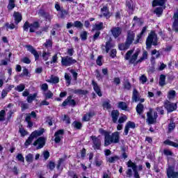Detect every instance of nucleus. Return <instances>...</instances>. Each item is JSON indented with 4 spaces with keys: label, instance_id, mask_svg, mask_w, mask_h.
<instances>
[{
    "label": "nucleus",
    "instance_id": "1",
    "mask_svg": "<svg viewBox=\"0 0 178 178\" xmlns=\"http://www.w3.org/2000/svg\"><path fill=\"white\" fill-rule=\"evenodd\" d=\"M120 143V134L118 131L112 133L108 132L106 134V138H104V145L108 147L111 144H119Z\"/></svg>",
    "mask_w": 178,
    "mask_h": 178
},
{
    "label": "nucleus",
    "instance_id": "2",
    "mask_svg": "<svg viewBox=\"0 0 178 178\" xmlns=\"http://www.w3.org/2000/svg\"><path fill=\"white\" fill-rule=\"evenodd\" d=\"M152 45H158V35H156L154 31L150 32L146 40V47L147 49H149Z\"/></svg>",
    "mask_w": 178,
    "mask_h": 178
},
{
    "label": "nucleus",
    "instance_id": "3",
    "mask_svg": "<svg viewBox=\"0 0 178 178\" xmlns=\"http://www.w3.org/2000/svg\"><path fill=\"white\" fill-rule=\"evenodd\" d=\"M44 129H41L32 132L24 143L25 147H27L29 145H30L31 143H33V140L35 138H37V137H40V136H42V134H44Z\"/></svg>",
    "mask_w": 178,
    "mask_h": 178
},
{
    "label": "nucleus",
    "instance_id": "4",
    "mask_svg": "<svg viewBox=\"0 0 178 178\" xmlns=\"http://www.w3.org/2000/svg\"><path fill=\"white\" fill-rule=\"evenodd\" d=\"M133 52H134V50L128 51L125 55V59L127 60H129V63H132V64H134V65H136V60H137V58H138L140 51H138L135 52L134 54L132 55ZM130 56H131V58H130Z\"/></svg>",
    "mask_w": 178,
    "mask_h": 178
},
{
    "label": "nucleus",
    "instance_id": "5",
    "mask_svg": "<svg viewBox=\"0 0 178 178\" xmlns=\"http://www.w3.org/2000/svg\"><path fill=\"white\" fill-rule=\"evenodd\" d=\"M74 63H77V60L73 59L72 57L69 56L61 58L62 66H72V65H74Z\"/></svg>",
    "mask_w": 178,
    "mask_h": 178
},
{
    "label": "nucleus",
    "instance_id": "6",
    "mask_svg": "<svg viewBox=\"0 0 178 178\" xmlns=\"http://www.w3.org/2000/svg\"><path fill=\"white\" fill-rule=\"evenodd\" d=\"M167 177L168 178H178V172L175 171V165H168L167 168Z\"/></svg>",
    "mask_w": 178,
    "mask_h": 178
},
{
    "label": "nucleus",
    "instance_id": "7",
    "mask_svg": "<svg viewBox=\"0 0 178 178\" xmlns=\"http://www.w3.org/2000/svg\"><path fill=\"white\" fill-rule=\"evenodd\" d=\"M90 138L93 143L92 147L94 148V149H101V139H99V136L97 137L95 136H90Z\"/></svg>",
    "mask_w": 178,
    "mask_h": 178
},
{
    "label": "nucleus",
    "instance_id": "8",
    "mask_svg": "<svg viewBox=\"0 0 178 178\" xmlns=\"http://www.w3.org/2000/svg\"><path fill=\"white\" fill-rule=\"evenodd\" d=\"M127 166L129 168H131L132 170L134 172V177L135 178H140V174H138V170H137V165L136 163H133L131 160H129L127 163Z\"/></svg>",
    "mask_w": 178,
    "mask_h": 178
},
{
    "label": "nucleus",
    "instance_id": "9",
    "mask_svg": "<svg viewBox=\"0 0 178 178\" xmlns=\"http://www.w3.org/2000/svg\"><path fill=\"white\" fill-rule=\"evenodd\" d=\"M164 106L167 109L168 112H173L177 109V104L171 103L170 102L166 100L164 103Z\"/></svg>",
    "mask_w": 178,
    "mask_h": 178
},
{
    "label": "nucleus",
    "instance_id": "10",
    "mask_svg": "<svg viewBox=\"0 0 178 178\" xmlns=\"http://www.w3.org/2000/svg\"><path fill=\"white\" fill-rule=\"evenodd\" d=\"M25 48H26L29 52H31V54H32V55L34 56L35 60H38L40 59V54H38V52L37 51V50L35 49V48L33 46L30 44H26L25 46Z\"/></svg>",
    "mask_w": 178,
    "mask_h": 178
},
{
    "label": "nucleus",
    "instance_id": "11",
    "mask_svg": "<svg viewBox=\"0 0 178 178\" xmlns=\"http://www.w3.org/2000/svg\"><path fill=\"white\" fill-rule=\"evenodd\" d=\"M33 145L36 147V149H41L45 145V138L40 137L33 143Z\"/></svg>",
    "mask_w": 178,
    "mask_h": 178
},
{
    "label": "nucleus",
    "instance_id": "12",
    "mask_svg": "<svg viewBox=\"0 0 178 178\" xmlns=\"http://www.w3.org/2000/svg\"><path fill=\"white\" fill-rule=\"evenodd\" d=\"M65 134V131L63 129H60L57 131L54 134V141L56 143V144H58V143H60V140L63 138V134Z\"/></svg>",
    "mask_w": 178,
    "mask_h": 178
},
{
    "label": "nucleus",
    "instance_id": "13",
    "mask_svg": "<svg viewBox=\"0 0 178 178\" xmlns=\"http://www.w3.org/2000/svg\"><path fill=\"white\" fill-rule=\"evenodd\" d=\"M130 129H136V124L131 121H129L125 125L124 130V136H127V134H129Z\"/></svg>",
    "mask_w": 178,
    "mask_h": 178
},
{
    "label": "nucleus",
    "instance_id": "14",
    "mask_svg": "<svg viewBox=\"0 0 178 178\" xmlns=\"http://www.w3.org/2000/svg\"><path fill=\"white\" fill-rule=\"evenodd\" d=\"M173 19H174V22L172 25V30H174V31H176V33H177L178 31V8L177 9V11L174 13Z\"/></svg>",
    "mask_w": 178,
    "mask_h": 178
},
{
    "label": "nucleus",
    "instance_id": "15",
    "mask_svg": "<svg viewBox=\"0 0 178 178\" xmlns=\"http://www.w3.org/2000/svg\"><path fill=\"white\" fill-rule=\"evenodd\" d=\"M111 33L114 38H118L122 34V28L120 27H113L111 29Z\"/></svg>",
    "mask_w": 178,
    "mask_h": 178
},
{
    "label": "nucleus",
    "instance_id": "16",
    "mask_svg": "<svg viewBox=\"0 0 178 178\" xmlns=\"http://www.w3.org/2000/svg\"><path fill=\"white\" fill-rule=\"evenodd\" d=\"M113 47H115V44L112 42V40L110 38L109 40L106 42V45H102V49H106V52L108 54Z\"/></svg>",
    "mask_w": 178,
    "mask_h": 178
},
{
    "label": "nucleus",
    "instance_id": "17",
    "mask_svg": "<svg viewBox=\"0 0 178 178\" xmlns=\"http://www.w3.org/2000/svg\"><path fill=\"white\" fill-rule=\"evenodd\" d=\"M134 37H136V33L132 31H128L126 41L131 45L134 41Z\"/></svg>",
    "mask_w": 178,
    "mask_h": 178
},
{
    "label": "nucleus",
    "instance_id": "18",
    "mask_svg": "<svg viewBox=\"0 0 178 178\" xmlns=\"http://www.w3.org/2000/svg\"><path fill=\"white\" fill-rule=\"evenodd\" d=\"M72 97H68L63 102V106H66V105H70V106H76V101L72 99Z\"/></svg>",
    "mask_w": 178,
    "mask_h": 178
},
{
    "label": "nucleus",
    "instance_id": "19",
    "mask_svg": "<svg viewBox=\"0 0 178 178\" xmlns=\"http://www.w3.org/2000/svg\"><path fill=\"white\" fill-rule=\"evenodd\" d=\"M147 122L149 124H154L155 123V118L152 116V108H150L149 111L147 113Z\"/></svg>",
    "mask_w": 178,
    "mask_h": 178
},
{
    "label": "nucleus",
    "instance_id": "20",
    "mask_svg": "<svg viewBox=\"0 0 178 178\" xmlns=\"http://www.w3.org/2000/svg\"><path fill=\"white\" fill-rule=\"evenodd\" d=\"M92 85L93 86V90L95 91L96 94H97L99 97H102V92H101V88L98 86V83L92 80Z\"/></svg>",
    "mask_w": 178,
    "mask_h": 178
},
{
    "label": "nucleus",
    "instance_id": "21",
    "mask_svg": "<svg viewBox=\"0 0 178 178\" xmlns=\"http://www.w3.org/2000/svg\"><path fill=\"white\" fill-rule=\"evenodd\" d=\"M136 109L138 115H140V116H141L144 119L145 118L144 115H143V113H144V105L141 103H139L136 106Z\"/></svg>",
    "mask_w": 178,
    "mask_h": 178
},
{
    "label": "nucleus",
    "instance_id": "22",
    "mask_svg": "<svg viewBox=\"0 0 178 178\" xmlns=\"http://www.w3.org/2000/svg\"><path fill=\"white\" fill-rule=\"evenodd\" d=\"M119 115H120V113L118 110H113L111 111V118L113 123H117L118 119H119Z\"/></svg>",
    "mask_w": 178,
    "mask_h": 178
},
{
    "label": "nucleus",
    "instance_id": "23",
    "mask_svg": "<svg viewBox=\"0 0 178 178\" xmlns=\"http://www.w3.org/2000/svg\"><path fill=\"white\" fill-rule=\"evenodd\" d=\"M131 44L126 41L124 43H121L118 45V48L120 51H126L130 48Z\"/></svg>",
    "mask_w": 178,
    "mask_h": 178
},
{
    "label": "nucleus",
    "instance_id": "24",
    "mask_svg": "<svg viewBox=\"0 0 178 178\" xmlns=\"http://www.w3.org/2000/svg\"><path fill=\"white\" fill-rule=\"evenodd\" d=\"M101 30H104V23L103 22H99L98 24H95L92 29V31H101Z\"/></svg>",
    "mask_w": 178,
    "mask_h": 178
},
{
    "label": "nucleus",
    "instance_id": "25",
    "mask_svg": "<svg viewBox=\"0 0 178 178\" xmlns=\"http://www.w3.org/2000/svg\"><path fill=\"white\" fill-rule=\"evenodd\" d=\"M167 0H154L152 2V6H163L166 3Z\"/></svg>",
    "mask_w": 178,
    "mask_h": 178
},
{
    "label": "nucleus",
    "instance_id": "26",
    "mask_svg": "<svg viewBox=\"0 0 178 178\" xmlns=\"http://www.w3.org/2000/svg\"><path fill=\"white\" fill-rule=\"evenodd\" d=\"M40 27V23L38 22H35L30 24V33H34L37 29Z\"/></svg>",
    "mask_w": 178,
    "mask_h": 178
},
{
    "label": "nucleus",
    "instance_id": "27",
    "mask_svg": "<svg viewBox=\"0 0 178 178\" xmlns=\"http://www.w3.org/2000/svg\"><path fill=\"white\" fill-rule=\"evenodd\" d=\"M101 11L106 19H109L111 17V13H109V9H108V7L104 6L102 8H101Z\"/></svg>",
    "mask_w": 178,
    "mask_h": 178
},
{
    "label": "nucleus",
    "instance_id": "28",
    "mask_svg": "<svg viewBox=\"0 0 178 178\" xmlns=\"http://www.w3.org/2000/svg\"><path fill=\"white\" fill-rule=\"evenodd\" d=\"M47 81V83H51V84H58V83H59V77L51 75Z\"/></svg>",
    "mask_w": 178,
    "mask_h": 178
},
{
    "label": "nucleus",
    "instance_id": "29",
    "mask_svg": "<svg viewBox=\"0 0 178 178\" xmlns=\"http://www.w3.org/2000/svg\"><path fill=\"white\" fill-rule=\"evenodd\" d=\"M132 100L134 102H138V101H140V97H139V95H138V92L136 89H134V91H133Z\"/></svg>",
    "mask_w": 178,
    "mask_h": 178
},
{
    "label": "nucleus",
    "instance_id": "30",
    "mask_svg": "<svg viewBox=\"0 0 178 178\" xmlns=\"http://www.w3.org/2000/svg\"><path fill=\"white\" fill-rule=\"evenodd\" d=\"M94 115H95V113H94V112H90L88 114L84 115L83 117V122H88L90 120V119H91V118H92V116H94Z\"/></svg>",
    "mask_w": 178,
    "mask_h": 178
},
{
    "label": "nucleus",
    "instance_id": "31",
    "mask_svg": "<svg viewBox=\"0 0 178 178\" xmlns=\"http://www.w3.org/2000/svg\"><path fill=\"white\" fill-rule=\"evenodd\" d=\"M14 17L16 24H18V23H20V22H22V14H20L19 13H14Z\"/></svg>",
    "mask_w": 178,
    "mask_h": 178
},
{
    "label": "nucleus",
    "instance_id": "32",
    "mask_svg": "<svg viewBox=\"0 0 178 178\" xmlns=\"http://www.w3.org/2000/svg\"><path fill=\"white\" fill-rule=\"evenodd\" d=\"M25 122H26L27 123V126L26 127H28L29 129H31V127H33V126H34V124L33 123V122H31V118L30 117V115H26V118H25Z\"/></svg>",
    "mask_w": 178,
    "mask_h": 178
},
{
    "label": "nucleus",
    "instance_id": "33",
    "mask_svg": "<svg viewBox=\"0 0 178 178\" xmlns=\"http://www.w3.org/2000/svg\"><path fill=\"white\" fill-rule=\"evenodd\" d=\"M145 31H147V26H144L142 29V31L140 32V33L139 35H137V39L135 41V44H138V42H140V38H141V37H143L144 33H145Z\"/></svg>",
    "mask_w": 178,
    "mask_h": 178
},
{
    "label": "nucleus",
    "instance_id": "34",
    "mask_svg": "<svg viewBox=\"0 0 178 178\" xmlns=\"http://www.w3.org/2000/svg\"><path fill=\"white\" fill-rule=\"evenodd\" d=\"M37 98V93H34L33 95H29L27 98L26 101L29 104H31L33 101H34Z\"/></svg>",
    "mask_w": 178,
    "mask_h": 178
},
{
    "label": "nucleus",
    "instance_id": "35",
    "mask_svg": "<svg viewBox=\"0 0 178 178\" xmlns=\"http://www.w3.org/2000/svg\"><path fill=\"white\" fill-rule=\"evenodd\" d=\"M164 144H165V145H170L171 147H175V148H178V143L169 140H166L165 141H164Z\"/></svg>",
    "mask_w": 178,
    "mask_h": 178
},
{
    "label": "nucleus",
    "instance_id": "36",
    "mask_svg": "<svg viewBox=\"0 0 178 178\" xmlns=\"http://www.w3.org/2000/svg\"><path fill=\"white\" fill-rule=\"evenodd\" d=\"M176 97V91L171 90L168 93V99H175Z\"/></svg>",
    "mask_w": 178,
    "mask_h": 178
},
{
    "label": "nucleus",
    "instance_id": "37",
    "mask_svg": "<svg viewBox=\"0 0 178 178\" xmlns=\"http://www.w3.org/2000/svg\"><path fill=\"white\" fill-rule=\"evenodd\" d=\"M72 126H73V127H74V129H76L77 130H80L81 129V127H83V124H81V122L77 121H74L72 124Z\"/></svg>",
    "mask_w": 178,
    "mask_h": 178
},
{
    "label": "nucleus",
    "instance_id": "38",
    "mask_svg": "<svg viewBox=\"0 0 178 178\" xmlns=\"http://www.w3.org/2000/svg\"><path fill=\"white\" fill-rule=\"evenodd\" d=\"M74 94H79V95H86L88 92L87 90L76 89L73 91Z\"/></svg>",
    "mask_w": 178,
    "mask_h": 178
},
{
    "label": "nucleus",
    "instance_id": "39",
    "mask_svg": "<svg viewBox=\"0 0 178 178\" xmlns=\"http://www.w3.org/2000/svg\"><path fill=\"white\" fill-rule=\"evenodd\" d=\"M24 88H26V86L23 83H21L17 87H15V91H18V92H22V91H24Z\"/></svg>",
    "mask_w": 178,
    "mask_h": 178
},
{
    "label": "nucleus",
    "instance_id": "40",
    "mask_svg": "<svg viewBox=\"0 0 178 178\" xmlns=\"http://www.w3.org/2000/svg\"><path fill=\"white\" fill-rule=\"evenodd\" d=\"M43 45L45 48H52V38L51 37L49 40H47Z\"/></svg>",
    "mask_w": 178,
    "mask_h": 178
},
{
    "label": "nucleus",
    "instance_id": "41",
    "mask_svg": "<svg viewBox=\"0 0 178 178\" xmlns=\"http://www.w3.org/2000/svg\"><path fill=\"white\" fill-rule=\"evenodd\" d=\"M118 108L122 111H127V104L124 102H120L118 103Z\"/></svg>",
    "mask_w": 178,
    "mask_h": 178
},
{
    "label": "nucleus",
    "instance_id": "42",
    "mask_svg": "<svg viewBox=\"0 0 178 178\" xmlns=\"http://www.w3.org/2000/svg\"><path fill=\"white\" fill-rule=\"evenodd\" d=\"M165 80H166V76L163 74H161L160 76V80L159 82V86H161V87H163V86H165Z\"/></svg>",
    "mask_w": 178,
    "mask_h": 178
},
{
    "label": "nucleus",
    "instance_id": "43",
    "mask_svg": "<svg viewBox=\"0 0 178 178\" xmlns=\"http://www.w3.org/2000/svg\"><path fill=\"white\" fill-rule=\"evenodd\" d=\"M42 15L45 19L46 22H51V20H52V16H51L49 14L42 12Z\"/></svg>",
    "mask_w": 178,
    "mask_h": 178
},
{
    "label": "nucleus",
    "instance_id": "44",
    "mask_svg": "<svg viewBox=\"0 0 178 178\" xmlns=\"http://www.w3.org/2000/svg\"><path fill=\"white\" fill-rule=\"evenodd\" d=\"M154 13L159 17L161 16L162 13H163V9L161 7H158L154 10Z\"/></svg>",
    "mask_w": 178,
    "mask_h": 178
},
{
    "label": "nucleus",
    "instance_id": "45",
    "mask_svg": "<svg viewBox=\"0 0 178 178\" xmlns=\"http://www.w3.org/2000/svg\"><path fill=\"white\" fill-rule=\"evenodd\" d=\"M49 56H51V52L49 51H44L42 54V58L44 59V60H48V59L49 58Z\"/></svg>",
    "mask_w": 178,
    "mask_h": 178
},
{
    "label": "nucleus",
    "instance_id": "46",
    "mask_svg": "<svg viewBox=\"0 0 178 178\" xmlns=\"http://www.w3.org/2000/svg\"><path fill=\"white\" fill-rule=\"evenodd\" d=\"M83 23L80 21H75L74 22V27H76V29H83Z\"/></svg>",
    "mask_w": 178,
    "mask_h": 178
},
{
    "label": "nucleus",
    "instance_id": "47",
    "mask_svg": "<svg viewBox=\"0 0 178 178\" xmlns=\"http://www.w3.org/2000/svg\"><path fill=\"white\" fill-rule=\"evenodd\" d=\"M15 8V0H9V3L8 6V9L12 10Z\"/></svg>",
    "mask_w": 178,
    "mask_h": 178
},
{
    "label": "nucleus",
    "instance_id": "48",
    "mask_svg": "<svg viewBox=\"0 0 178 178\" xmlns=\"http://www.w3.org/2000/svg\"><path fill=\"white\" fill-rule=\"evenodd\" d=\"M126 5L129 10H133V1L131 0H127Z\"/></svg>",
    "mask_w": 178,
    "mask_h": 178
},
{
    "label": "nucleus",
    "instance_id": "49",
    "mask_svg": "<svg viewBox=\"0 0 178 178\" xmlns=\"http://www.w3.org/2000/svg\"><path fill=\"white\" fill-rule=\"evenodd\" d=\"M88 33L87 31H83L81 35V39L82 40V41H86V40H87V35H88Z\"/></svg>",
    "mask_w": 178,
    "mask_h": 178
},
{
    "label": "nucleus",
    "instance_id": "50",
    "mask_svg": "<svg viewBox=\"0 0 178 178\" xmlns=\"http://www.w3.org/2000/svg\"><path fill=\"white\" fill-rule=\"evenodd\" d=\"M103 108L104 109H111V102H104L103 103Z\"/></svg>",
    "mask_w": 178,
    "mask_h": 178
},
{
    "label": "nucleus",
    "instance_id": "51",
    "mask_svg": "<svg viewBox=\"0 0 178 178\" xmlns=\"http://www.w3.org/2000/svg\"><path fill=\"white\" fill-rule=\"evenodd\" d=\"M5 115H6L5 110H1L0 111V122H4Z\"/></svg>",
    "mask_w": 178,
    "mask_h": 178
},
{
    "label": "nucleus",
    "instance_id": "52",
    "mask_svg": "<svg viewBox=\"0 0 178 178\" xmlns=\"http://www.w3.org/2000/svg\"><path fill=\"white\" fill-rule=\"evenodd\" d=\"M65 79L67 81V86L69 87V86H70V83H71L70 76H69V74L65 73Z\"/></svg>",
    "mask_w": 178,
    "mask_h": 178
},
{
    "label": "nucleus",
    "instance_id": "53",
    "mask_svg": "<svg viewBox=\"0 0 178 178\" xmlns=\"http://www.w3.org/2000/svg\"><path fill=\"white\" fill-rule=\"evenodd\" d=\"M21 61H22L23 63H26V65H30V63H31V60L30 58H29V57H24L22 58Z\"/></svg>",
    "mask_w": 178,
    "mask_h": 178
},
{
    "label": "nucleus",
    "instance_id": "54",
    "mask_svg": "<svg viewBox=\"0 0 178 178\" xmlns=\"http://www.w3.org/2000/svg\"><path fill=\"white\" fill-rule=\"evenodd\" d=\"M140 83H142V84H145L147 83V76L145 75H142L140 79H139Z\"/></svg>",
    "mask_w": 178,
    "mask_h": 178
},
{
    "label": "nucleus",
    "instance_id": "55",
    "mask_svg": "<svg viewBox=\"0 0 178 178\" xmlns=\"http://www.w3.org/2000/svg\"><path fill=\"white\" fill-rule=\"evenodd\" d=\"M21 108L22 111H26V109H29V104L27 103H24L23 102H21Z\"/></svg>",
    "mask_w": 178,
    "mask_h": 178
},
{
    "label": "nucleus",
    "instance_id": "56",
    "mask_svg": "<svg viewBox=\"0 0 178 178\" xmlns=\"http://www.w3.org/2000/svg\"><path fill=\"white\" fill-rule=\"evenodd\" d=\"M127 120V117H126V115H124L122 117H120L118 120V123L120 124H122V123H124V122Z\"/></svg>",
    "mask_w": 178,
    "mask_h": 178
},
{
    "label": "nucleus",
    "instance_id": "57",
    "mask_svg": "<svg viewBox=\"0 0 178 178\" xmlns=\"http://www.w3.org/2000/svg\"><path fill=\"white\" fill-rule=\"evenodd\" d=\"M95 73H96L95 75H96L97 79H98V80H102L104 76L102 75H101V73L99 72V71L98 70H96Z\"/></svg>",
    "mask_w": 178,
    "mask_h": 178
},
{
    "label": "nucleus",
    "instance_id": "58",
    "mask_svg": "<svg viewBox=\"0 0 178 178\" xmlns=\"http://www.w3.org/2000/svg\"><path fill=\"white\" fill-rule=\"evenodd\" d=\"M124 87L125 90H130V88H131V85L130 84V82L127 81L124 83Z\"/></svg>",
    "mask_w": 178,
    "mask_h": 178
},
{
    "label": "nucleus",
    "instance_id": "59",
    "mask_svg": "<svg viewBox=\"0 0 178 178\" xmlns=\"http://www.w3.org/2000/svg\"><path fill=\"white\" fill-rule=\"evenodd\" d=\"M45 97L47 99H50V98H52V97H54V93L49 90L47 92L45 93Z\"/></svg>",
    "mask_w": 178,
    "mask_h": 178
},
{
    "label": "nucleus",
    "instance_id": "60",
    "mask_svg": "<svg viewBox=\"0 0 178 178\" xmlns=\"http://www.w3.org/2000/svg\"><path fill=\"white\" fill-rule=\"evenodd\" d=\"M23 29L24 31H29V29H30V23H29V22H26L24 24Z\"/></svg>",
    "mask_w": 178,
    "mask_h": 178
},
{
    "label": "nucleus",
    "instance_id": "61",
    "mask_svg": "<svg viewBox=\"0 0 178 178\" xmlns=\"http://www.w3.org/2000/svg\"><path fill=\"white\" fill-rule=\"evenodd\" d=\"M175 127H176V124L173 122H170L168 125L169 131H172V130H175Z\"/></svg>",
    "mask_w": 178,
    "mask_h": 178
},
{
    "label": "nucleus",
    "instance_id": "62",
    "mask_svg": "<svg viewBox=\"0 0 178 178\" xmlns=\"http://www.w3.org/2000/svg\"><path fill=\"white\" fill-rule=\"evenodd\" d=\"M60 12H61V14H60L61 19H65V16H67V11L65 9H62Z\"/></svg>",
    "mask_w": 178,
    "mask_h": 178
},
{
    "label": "nucleus",
    "instance_id": "63",
    "mask_svg": "<svg viewBox=\"0 0 178 178\" xmlns=\"http://www.w3.org/2000/svg\"><path fill=\"white\" fill-rule=\"evenodd\" d=\"M23 76H29V70H27V68L23 69L22 73L20 74V76L23 77Z\"/></svg>",
    "mask_w": 178,
    "mask_h": 178
},
{
    "label": "nucleus",
    "instance_id": "64",
    "mask_svg": "<svg viewBox=\"0 0 178 178\" xmlns=\"http://www.w3.org/2000/svg\"><path fill=\"white\" fill-rule=\"evenodd\" d=\"M5 26L7 29H10V30H13V29H15V24H9V23H6L5 24Z\"/></svg>",
    "mask_w": 178,
    "mask_h": 178
}]
</instances>
